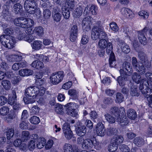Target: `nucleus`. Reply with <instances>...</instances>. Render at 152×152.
I'll list each match as a JSON object with an SVG mask.
<instances>
[{"mask_svg": "<svg viewBox=\"0 0 152 152\" xmlns=\"http://www.w3.org/2000/svg\"><path fill=\"white\" fill-rule=\"evenodd\" d=\"M145 77L147 81L145 80V85L147 87V89L142 91V94L145 96L147 97L148 104V105L152 107V73L148 72L145 73Z\"/></svg>", "mask_w": 152, "mask_h": 152, "instance_id": "nucleus-1", "label": "nucleus"}, {"mask_svg": "<svg viewBox=\"0 0 152 152\" xmlns=\"http://www.w3.org/2000/svg\"><path fill=\"white\" fill-rule=\"evenodd\" d=\"M13 31V29H4V31L5 34L0 37L1 43L4 47L8 49L13 48L15 43V38L9 35L12 34Z\"/></svg>", "mask_w": 152, "mask_h": 152, "instance_id": "nucleus-2", "label": "nucleus"}, {"mask_svg": "<svg viewBox=\"0 0 152 152\" xmlns=\"http://www.w3.org/2000/svg\"><path fill=\"white\" fill-rule=\"evenodd\" d=\"M36 4L35 0H26L24 3V7L27 13L34 14L35 12Z\"/></svg>", "mask_w": 152, "mask_h": 152, "instance_id": "nucleus-3", "label": "nucleus"}, {"mask_svg": "<svg viewBox=\"0 0 152 152\" xmlns=\"http://www.w3.org/2000/svg\"><path fill=\"white\" fill-rule=\"evenodd\" d=\"M64 76L63 72L60 71L53 73L50 78V82L53 85H56L61 82Z\"/></svg>", "mask_w": 152, "mask_h": 152, "instance_id": "nucleus-4", "label": "nucleus"}, {"mask_svg": "<svg viewBox=\"0 0 152 152\" xmlns=\"http://www.w3.org/2000/svg\"><path fill=\"white\" fill-rule=\"evenodd\" d=\"M26 97H24L23 101L26 104L33 103L35 102L34 94L32 91L31 86L27 88L25 91Z\"/></svg>", "mask_w": 152, "mask_h": 152, "instance_id": "nucleus-5", "label": "nucleus"}, {"mask_svg": "<svg viewBox=\"0 0 152 152\" xmlns=\"http://www.w3.org/2000/svg\"><path fill=\"white\" fill-rule=\"evenodd\" d=\"M14 30H15L17 38L20 40L23 39L30 43L34 39V38L33 36H31L28 37H26V34L24 33L23 29H14Z\"/></svg>", "mask_w": 152, "mask_h": 152, "instance_id": "nucleus-6", "label": "nucleus"}, {"mask_svg": "<svg viewBox=\"0 0 152 152\" xmlns=\"http://www.w3.org/2000/svg\"><path fill=\"white\" fill-rule=\"evenodd\" d=\"M40 81L41 83L40 85L39 84L38 82H37L36 83L37 85H39V87L37 86H31L33 92L34 94V98L38 95L39 96L43 95L45 92V88L44 87L41 86L42 84L43 83V81L42 80H40Z\"/></svg>", "mask_w": 152, "mask_h": 152, "instance_id": "nucleus-7", "label": "nucleus"}, {"mask_svg": "<svg viewBox=\"0 0 152 152\" xmlns=\"http://www.w3.org/2000/svg\"><path fill=\"white\" fill-rule=\"evenodd\" d=\"M12 7L10 4V2H7L3 6V9L1 12V16L3 18L6 20L10 21L11 19V16L9 13V10L10 8Z\"/></svg>", "mask_w": 152, "mask_h": 152, "instance_id": "nucleus-8", "label": "nucleus"}, {"mask_svg": "<svg viewBox=\"0 0 152 152\" xmlns=\"http://www.w3.org/2000/svg\"><path fill=\"white\" fill-rule=\"evenodd\" d=\"M132 64L133 66L136 69V70L141 74H143L145 72V67L142 64V62H138L137 58L135 57L132 58Z\"/></svg>", "mask_w": 152, "mask_h": 152, "instance_id": "nucleus-9", "label": "nucleus"}, {"mask_svg": "<svg viewBox=\"0 0 152 152\" xmlns=\"http://www.w3.org/2000/svg\"><path fill=\"white\" fill-rule=\"evenodd\" d=\"M132 69L130 64L126 62L124 64L123 69H120L119 72L121 75L125 77V75H129L131 73Z\"/></svg>", "mask_w": 152, "mask_h": 152, "instance_id": "nucleus-10", "label": "nucleus"}, {"mask_svg": "<svg viewBox=\"0 0 152 152\" xmlns=\"http://www.w3.org/2000/svg\"><path fill=\"white\" fill-rule=\"evenodd\" d=\"M62 129L65 137L68 140L70 139L72 137L73 134L70 129L69 124L67 123H64L63 125Z\"/></svg>", "mask_w": 152, "mask_h": 152, "instance_id": "nucleus-11", "label": "nucleus"}, {"mask_svg": "<svg viewBox=\"0 0 152 152\" xmlns=\"http://www.w3.org/2000/svg\"><path fill=\"white\" fill-rule=\"evenodd\" d=\"M95 130L97 135L103 137L106 133L104 125L101 122L98 123L96 125Z\"/></svg>", "mask_w": 152, "mask_h": 152, "instance_id": "nucleus-12", "label": "nucleus"}, {"mask_svg": "<svg viewBox=\"0 0 152 152\" xmlns=\"http://www.w3.org/2000/svg\"><path fill=\"white\" fill-rule=\"evenodd\" d=\"M96 143H94L90 139H86L84 140L82 144V147L84 149H90L93 146V145L95 146H96L99 145V142L95 140Z\"/></svg>", "mask_w": 152, "mask_h": 152, "instance_id": "nucleus-13", "label": "nucleus"}, {"mask_svg": "<svg viewBox=\"0 0 152 152\" xmlns=\"http://www.w3.org/2000/svg\"><path fill=\"white\" fill-rule=\"evenodd\" d=\"M120 114L121 115V117L123 116V118H118V121L119 122V124L121 126H124L128 124V121L126 116V113L124 108L122 107H121L120 108Z\"/></svg>", "mask_w": 152, "mask_h": 152, "instance_id": "nucleus-14", "label": "nucleus"}, {"mask_svg": "<svg viewBox=\"0 0 152 152\" xmlns=\"http://www.w3.org/2000/svg\"><path fill=\"white\" fill-rule=\"evenodd\" d=\"M138 57L142 64L144 66L145 65L146 66H150V64L148 62L145 54L144 52H139L138 53Z\"/></svg>", "mask_w": 152, "mask_h": 152, "instance_id": "nucleus-15", "label": "nucleus"}, {"mask_svg": "<svg viewBox=\"0 0 152 152\" xmlns=\"http://www.w3.org/2000/svg\"><path fill=\"white\" fill-rule=\"evenodd\" d=\"M33 140L28 142L27 145L28 148L30 150L34 149L36 147L35 142L38 138V135L36 134H33L32 135Z\"/></svg>", "mask_w": 152, "mask_h": 152, "instance_id": "nucleus-16", "label": "nucleus"}, {"mask_svg": "<svg viewBox=\"0 0 152 152\" xmlns=\"http://www.w3.org/2000/svg\"><path fill=\"white\" fill-rule=\"evenodd\" d=\"M121 13L128 18H132L134 17V14L129 9L123 8L121 10Z\"/></svg>", "mask_w": 152, "mask_h": 152, "instance_id": "nucleus-17", "label": "nucleus"}, {"mask_svg": "<svg viewBox=\"0 0 152 152\" xmlns=\"http://www.w3.org/2000/svg\"><path fill=\"white\" fill-rule=\"evenodd\" d=\"M91 22V19L90 17L85 18L82 21V28H90Z\"/></svg>", "mask_w": 152, "mask_h": 152, "instance_id": "nucleus-18", "label": "nucleus"}, {"mask_svg": "<svg viewBox=\"0 0 152 152\" xmlns=\"http://www.w3.org/2000/svg\"><path fill=\"white\" fill-rule=\"evenodd\" d=\"M83 12V7L78 5L73 12V16L75 18H79L82 15Z\"/></svg>", "mask_w": 152, "mask_h": 152, "instance_id": "nucleus-19", "label": "nucleus"}, {"mask_svg": "<svg viewBox=\"0 0 152 152\" xmlns=\"http://www.w3.org/2000/svg\"><path fill=\"white\" fill-rule=\"evenodd\" d=\"M69 39L72 42H74L77 39L78 31L77 29H71L70 31Z\"/></svg>", "mask_w": 152, "mask_h": 152, "instance_id": "nucleus-20", "label": "nucleus"}, {"mask_svg": "<svg viewBox=\"0 0 152 152\" xmlns=\"http://www.w3.org/2000/svg\"><path fill=\"white\" fill-rule=\"evenodd\" d=\"M76 132L78 135L83 136L86 132V127L84 126L80 125L76 128Z\"/></svg>", "mask_w": 152, "mask_h": 152, "instance_id": "nucleus-21", "label": "nucleus"}, {"mask_svg": "<svg viewBox=\"0 0 152 152\" xmlns=\"http://www.w3.org/2000/svg\"><path fill=\"white\" fill-rule=\"evenodd\" d=\"M33 73L32 70L28 69H22L19 72V74L21 76L25 77L31 75Z\"/></svg>", "mask_w": 152, "mask_h": 152, "instance_id": "nucleus-22", "label": "nucleus"}, {"mask_svg": "<svg viewBox=\"0 0 152 152\" xmlns=\"http://www.w3.org/2000/svg\"><path fill=\"white\" fill-rule=\"evenodd\" d=\"M16 98V92L14 91H12L8 98V103L10 105H12L17 102Z\"/></svg>", "mask_w": 152, "mask_h": 152, "instance_id": "nucleus-23", "label": "nucleus"}, {"mask_svg": "<svg viewBox=\"0 0 152 152\" xmlns=\"http://www.w3.org/2000/svg\"><path fill=\"white\" fill-rule=\"evenodd\" d=\"M37 140L36 146L39 149L43 148L46 143V140L43 137H38Z\"/></svg>", "mask_w": 152, "mask_h": 152, "instance_id": "nucleus-24", "label": "nucleus"}, {"mask_svg": "<svg viewBox=\"0 0 152 152\" xmlns=\"http://www.w3.org/2000/svg\"><path fill=\"white\" fill-rule=\"evenodd\" d=\"M123 140L122 136L115 135L113 137L112 141L118 146V145L123 142Z\"/></svg>", "mask_w": 152, "mask_h": 152, "instance_id": "nucleus-25", "label": "nucleus"}, {"mask_svg": "<svg viewBox=\"0 0 152 152\" xmlns=\"http://www.w3.org/2000/svg\"><path fill=\"white\" fill-rule=\"evenodd\" d=\"M31 66L34 68L36 69H39L43 67L44 64L41 61L37 60L34 61L31 64Z\"/></svg>", "mask_w": 152, "mask_h": 152, "instance_id": "nucleus-26", "label": "nucleus"}, {"mask_svg": "<svg viewBox=\"0 0 152 152\" xmlns=\"http://www.w3.org/2000/svg\"><path fill=\"white\" fill-rule=\"evenodd\" d=\"M98 46L99 48L102 49H105L108 45L107 39H102L98 42Z\"/></svg>", "mask_w": 152, "mask_h": 152, "instance_id": "nucleus-27", "label": "nucleus"}, {"mask_svg": "<svg viewBox=\"0 0 152 152\" xmlns=\"http://www.w3.org/2000/svg\"><path fill=\"white\" fill-rule=\"evenodd\" d=\"M35 57L37 60H39L41 62L42 61L45 63H47L49 61V58L48 56L41 54H36Z\"/></svg>", "mask_w": 152, "mask_h": 152, "instance_id": "nucleus-28", "label": "nucleus"}, {"mask_svg": "<svg viewBox=\"0 0 152 152\" xmlns=\"http://www.w3.org/2000/svg\"><path fill=\"white\" fill-rule=\"evenodd\" d=\"M42 41L39 40H35L34 42L32 45L33 49L35 50H39L42 46Z\"/></svg>", "mask_w": 152, "mask_h": 152, "instance_id": "nucleus-29", "label": "nucleus"}, {"mask_svg": "<svg viewBox=\"0 0 152 152\" xmlns=\"http://www.w3.org/2000/svg\"><path fill=\"white\" fill-rule=\"evenodd\" d=\"M102 29H92L91 31V37L94 40H96L99 38V30Z\"/></svg>", "mask_w": 152, "mask_h": 152, "instance_id": "nucleus-30", "label": "nucleus"}, {"mask_svg": "<svg viewBox=\"0 0 152 152\" xmlns=\"http://www.w3.org/2000/svg\"><path fill=\"white\" fill-rule=\"evenodd\" d=\"M25 20V18L23 17H19L16 18L14 20V23L16 26H19L23 28V24H22L23 22V20Z\"/></svg>", "mask_w": 152, "mask_h": 152, "instance_id": "nucleus-31", "label": "nucleus"}, {"mask_svg": "<svg viewBox=\"0 0 152 152\" xmlns=\"http://www.w3.org/2000/svg\"><path fill=\"white\" fill-rule=\"evenodd\" d=\"M7 138V140H10L14 136V130L13 128H8L6 131Z\"/></svg>", "mask_w": 152, "mask_h": 152, "instance_id": "nucleus-32", "label": "nucleus"}, {"mask_svg": "<svg viewBox=\"0 0 152 152\" xmlns=\"http://www.w3.org/2000/svg\"><path fill=\"white\" fill-rule=\"evenodd\" d=\"M63 150L64 152H74L72 146L69 143H66L64 145Z\"/></svg>", "mask_w": 152, "mask_h": 152, "instance_id": "nucleus-33", "label": "nucleus"}, {"mask_svg": "<svg viewBox=\"0 0 152 152\" xmlns=\"http://www.w3.org/2000/svg\"><path fill=\"white\" fill-rule=\"evenodd\" d=\"M21 58V56H19L18 54L10 55L7 58V60L10 61H18Z\"/></svg>", "mask_w": 152, "mask_h": 152, "instance_id": "nucleus-34", "label": "nucleus"}, {"mask_svg": "<svg viewBox=\"0 0 152 152\" xmlns=\"http://www.w3.org/2000/svg\"><path fill=\"white\" fill-rule=\"evenodd\" d=\"M127 114L128 117L132 119H134L137 117L136 112L132 109L129 110L127 111Z\"/></svg>", "mask_w": 152, "mask_h": 152, "instance_id": "nucleus-35", "label": "nucleus"}, {"mask_svg": "<svg viewBox=\"0 0 152 152\" xmlns=\"http://www.w3.org/2000/svg\"><path fill=\"white\" fill-rule=\"evenodd\" d=\"M10 111V108L7 106H3L0 109V114L2 116L7 115Z\"/></svg>", "mask_w": 152, "mask_h": 152, "instance_id": "nucleus-36", "label": "nucleus"}, {"mask_svg": "<svg viewBox=\"0 0 152 152\" xmlns=\"http://www.w3.org/2000/svg\"><path fill=\"white\" fill-rule=\"evenodd\" d=\"M132 78L133 80L135 83H139L140 82L141 76L136 72H134L132 75Z\"/></svg>", "mask_w": 152, "mask_h": 152, "instance_id": "nucleus-37", "label": "nucleus"}, {"mask_svg": "<svg viewBox=\"0 0 152 152\" xmlns=\"http://www.w3.org/2000/svg\"><path fill=\"white\" fill-rule=\"evenodd\" d=\"M23 24V28H28L32 27L34 24V21L31 19L28 18L27 21H26Z\"/></svg>", "mask_w": 152, "mask_h": 152, "instance_id": "nucleus-38", "label": "nucleus"}, {"mask_svg": "<svg viewBox=\"0 0 152 152\" xmlns=\"http://www.w3.org/2000/svg\"><path fill=\"white\" fill-rule=\"evenodd\" d=\"M1 85L3 88L6 90H9L11 86L10 82L7 80H3L1 82Z\"/></svg>", "mask_w": 152, "mask_h": 152, "instance_id": "nucleus-39", "label": "nucleus"}, {"mask_svg": "<svg viewBox=\"0 0 152 152\" xmlns=\"http://www.w3.org/2000/svg\"><path fill=\"white\" fill-rule=\"evenodd\" d=\"M78 110H77L75 109H67V114L73 117H77L78 115Z\"/></svg>", "mask_w": 152, "mask_h": 152, "instance_id": "nucleus-40", "label": "nucleus"}, {"mask_svg": "<svg viewBox=\"0 0 152 152\" xmlns=\"http://www.w3.org/2000/svg\"><path fill=\"white\" fill-rule=\"evenodd\" d=\"M13 11L15 14H18L22 10V6L19 3L15 4L13 6Z\"/></svg>", "mask_w": 152, "mask_h": 152, "instance_id": "nucleus-41", "label": "nucleus"}, {"mask_svg": "<svg viewBox=\"0 0 152 152\" xmlns=\"http://www.w3.org/2000/svg\"><path fill=\"white\" fill-rule=\"evenodd\" d=\"M121 48L123 53L126 54L129 53L130 50L129 46L124 43H123L121 44Z\"/></svg>", "mask_w": 152, "mask_h": 152, "instance_id": "nucleus-42", "label": "nucleus"}, {"mask_svg": "<svg viewBox=\"0 0 152 152\" xmlns=\"http://www.w3.org/2000/svg\"><path fill=\"white\" fill-rule=\"evenodd\" d=\"M138 39L140 42L142 44L144 45L147 43V40L146 38L143 34L139 33L138 34Z\"/></svg>", "mask_w": 152, "mask_h": 152, "instance_id": "nucleus-43", "label": "nucleus"}, {"mask_svg": "<svg viewBox=\"0 0 152 152\" xmlns=\"http://www.w3.org/2000/svg\"><path fill=\"white\" fill-rule=\"evenodd\" d=\"M30 133L28 131H23L22 132L21 138L23 141H27L30 138Z\"/></svg>", "mask_w": 152, "mask_h": 152, "instance_id": "nucleus-44", "label": "nucleus"}, {"mask_svg": "<svg viewBox=\"0 0 152 152\" xmlns=\"http://www.w3.org/2000/svg\"><path fill=\"white\" fill-rule=\"evenodd\" d=\"M90 13L91 14L96 15H97L98 12V9L97 6L95 5H92L89 8Z\"/></svg>", "mask_w": 152, "mask_h": 152, "instance_id": "nucleus-45", "label": "nucleus"}, {"mask_svg": "<svg viewBox=\"0 0 152 152\" xmlns=\"http://www.w3.org/2000/svg\"><path fill=\"white\" fill-rule=\"evenodd\" d=\"M144 140L142 138L137 137L134 139V142L135 144L138 146H140L143 144Z\"/></svg>", "mask_w": 152, "mask_h": 152, "instance_id": "nucleus-46", "label": "nucleus"}, {"mask_svg": "<svg viewBox=\"0 0 152 152\" xmlns=\"http://www.w3.org/2000/svg\"><path fill=\"white\" fill-rule=\"evenodd\" d=\"M118 108L117 107H112L110 111L111 112L113 113L115 116H116L117 118L119 117L121 115L120 114V109H119V110L118 111Z\"/></svg>", "mask_w": 152, "mask_h": 152, "instance_id": "nucleus-47", "label": "nucleus"}, {"mask_svg": "<svg viewBox=\"0 0 152 152\" xmlns=\"http://www.w3.org/2000/svg\"><path fill=\"white\" fill-rule=\"evenodd\" d=\"M67 109H75L74 108L77 109L79 107V105L74 102H70L67 104L66 105Z\"/></svg>", "mask_w": 152, "mask_h": 152, "instance_id": "nucleus-48", "label": "nucleus"}, {"mask_svg": "<svg viewBox=\"0 0 152 152\" xmlns=\"http://www.w3.org/2000/svg\"><path fill=\"white\" fill-rule=\"evenodd\" d=\"M29 121L32 124H37L40 122V121L38 117L34 116L30 118L29 119Z\"/></svg>", "mask_w": 152, "mask_h": 152, "instance_id": "nucleus-49", "label": "nucleus"}, {"mask_svg": "<svg viewBox=\"0 0 152 152\" xmlns=\"http://www.w3.org/2000/svg\"><path fill=\"white\" fill-rule=\"evenodd\" d=\"M62 14L65 19H68L70 17V12L68 9L62 8Z\"/></svg>", "mask_w": 152, "mask_h": 152, "instance_id": "nucleus-50", "label": "nucleus"}, {"mask_svg": "<svg viewBox=\"0 0 152 152\" xmlns=\"http://www.w3.org/2000/svg\"><path fill=\"white\" fill-rule=\"evenodd\" d=\"M69 94L75 99L78 96V92L74 89L69 90L68 92Z\"/></svg>", "mask_w": 152, "mask_h": 152, "instance_id": "nucleus-51", "label": "nucleus"}, {"mask_svg": "<svg viewBox=\"0 0 152 152\" xmlns=\"http://www.w3.org/2000/svg\"><path fill=\"white\" fill-rule=\"evenodd\" d=\"M104 116L106 120L109 123L112 124L115 122V120L114 118L110 114L107 113Z\"/></svg>", "mask_w": 152, "mask_h": 152, "instance_id": "nucleus-52", "label": "nucleus"}, {"mask_svg": "<svg viewBox=\"0 0 152 152\" xmlns=\"http://www.w3.org/2000/svg\"><path fill=\"white\" fill-rule=\"evenodd\" d=\"M106 47V53L108 54H110V56H112V54L114 55L113 52V46L111 42L108 43V45Z\"/></svg>", "mask_w": 152, "mask_h": 152, "instance_id": "nucleus-53", "label": "nucleus"}, {"mask_svg": "<svg viewBox=\"0 0 152 152\" xmlns=\"http://www.w3.org/2000/svg\"><path fill=\"white\" fill-rule=\"evenodd\" d=\"M63 107L61 104H57L55 105V110L57 113H62L63 111Z\"/></svg>", "mask_w": 152, "mask_h": 152, "instance_id": "nucleus-54", "label": "nucleus"}, {"mask_svg": "<svg viewBox=\"0 0 152 152\" xmlns=\"http://www.w3.org/2000/svg\"><path fill=\"white\" fill-rule=\"evenodd\" d=\"M43 16L45 19H47L50 18L51 16V12L48 9L44 10Z\"/></svg>", "mask_w": 152, "mask_h": 152, "instance_id": "nucleus-55", "label": "nucleus"}, {"mask_svg": "<svg viewBox=\"0 0 152 152\" xmlns=\"http://www.w3.org/2000/svg\"><path fill=\"white\" fill-rule=\"evenodd\" d=\"M109 63L110 66L112 67H114L115 65V56L113 54L112 55V56H110Z\"/></svg>", "mask_w": 152, "mask_h": 152, "instance_id": "nucleus-56", "label": "nucleus"}, {"mask_svg": "<svg viewBox=\"0 0 152 152\" xmlns=\"http://www.w3.org/2000/svg\"><path fill=\"white\" fill-rule=\"evenodd\" d=\"M118 148V146L112 141L108 147V151L110 152L115 151Z\"/></svg>", "mask_w": 152, "mask_h": 152, "instance_id": "nucleus-57", "label": "nucleus"}, {"mask_svg": "<svg viewBox=\"0 0 152 152\" xmlns=\"http://www.w3.org/2000/svg\"><path fill=\"white\" fill-rule=\"evenodd\" d=\"M124 99V96L121 93H118L116 94V98L115 99L116 102L121 103L123 101Z\"/></svg>", "mask_w": 152, "mask_h": 152, "instance_id": "nucleus-58", "label": "nucleus"}, {"mask_svg": "<svg viewBox=\"0 0 152 152\" xmlns=\"http://www.w3.org/2000/svg\"><path fill=\"white\" fill-rule=\"evenodd\" d=\"M120 149L123 152H130V148L127 145L123 144L120 146Z\"/></svg>", "mask_w": 152, "mask_h": 152, "instance_id": "nucleus-59", "label": "nucleus"}, {"mask_svg": "<svg viewBox=\"0 0 152 152\" xmlns=\"http://www.w3.org/2000/svg\"><path fill=\"white\" fill-rule=\"evenodd\" d=\"M21 80V77L18 75L12 77L11 81L13 84H16L18 83Z\"/></svg>", "mask_w": 152, "mask_h": 152, "instance_id": "nucleus-60", "label": "nucleus"}, {"mask_svg": "<svg viewBox=\"0 0 152 152\" xmlns=\"http://www.w3.org/2000/svg\"><path fill=\"white\" fill-rule=\"evenodd\" d=\"M130 94L132 96H138L139 94L137 92L136 87L134 86H132L131 88Z\"/></svg>", "mask_w": 152, "mask_h": 152, "instance_id": "nucleus-61", "label": "nucleus"}, {"mask_svg": "<svg viewBox=\"0 0 152 152\" xmlns=\"http://www.w3.org/2000/svg\"><path fill=\"white\" fill-rule=\"evenodd\" d=\"M72 85V83L71 81H68L63 85L62 88L65 90H67L69 89Z\"/></svg>", "mask_w": 152, "mask_h": 152, "instance_id": "nucleus-62", "label": "nucleus"}, {"mask_svg": "<svg viewBox=\"0 0 152 152\" xmlns=\"http://www.w3.org/2000/svg\"><path fill=\"white\" fill-rule=\"evenodd\" d=\"M69 8L73 9L75 7V0H66Z\"/></svg>", "mask_w": 152, "mask_h": 152, "instance_id": "nucleus-63", "label": "nucleus"}, {"mask_svg": "<svg viewBox=\"0 0 152 152\" xmlns=\"http://www.w3.org/2000/svg\"><path fill=\"white\" fill-rule=\"evenodd\" d=\"M52 16L54 20L57 22L60 21L61 18V15L60 13L53 15Z\"/></svg>", "mask_w": 152, "mask_h": 152, "instance_id": "nucleus-64", "label": "nucleus"}]
</instances>
